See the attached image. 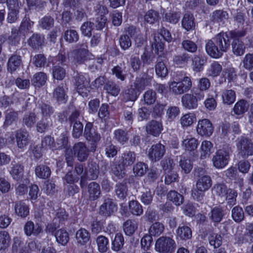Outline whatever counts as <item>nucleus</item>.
Instances as JSON below:
<instances>
[{
    "label": "nucleus",
    "instance_id": "obj_62",
    "mask_svg": "<svg viewBox=\"0 0 253 253\" xmlns=\"http://www.w3.org/2000/svg\"><path fill=\"white\" fill-rule=\"evenodd\" d=\"M164 229L163 224L156 222L150 226L149 232L151 235L159 236L163 232Z\"/></svg>",
    "mask_w": 253,
    "mask_h": 253
},
{
    "label": "nucleus",
    "instance_id": "obj_10",
    "mask_svg": "<svg viewBox=\"0 0 253 253\" xmlns=\"http://www.w3.org/2000/svg\"><path fill=\"white\" fill-rule=\"evenodd\" d=\"M80 113L78 111H74L69 116L68 121L73 126L72 134L74 138H79L83 131V125L79 120Z\"/></svg>",
    "mask_w": 253,
    "mask_h": 253
},
{
    "label": "nucleus",
    "instance_id": "obj_12",
    "mask_svg": "<svg viewBox=\"0 0 253 253\" xmlns=\"http://www.w3.org/2000/svg\"><path fill=\"white\" fill-rule=\"evenodd\" d=\"M166 152L165 147L161 143L153 145L148 152L149 159L154 162L159 161Z\"/></svg>",
    "mask_w": 253,
    "mask_h": 253
},
{
    "label": "nucleus",
    "instance_id": "obj_23",
    "mask_svg": "<svg viewBox=\"0 0 253 253\" xmlns=\"http://www.w3.org/2000/svg\"><path fill=\"white\" fill-rule=\"evenodd\" d=\"M199 145L198 139L192 136H187L182 141V146L183 148L188 151H193L197 149Z\"/></svg>",
    "mask_w": 253,
    "mask_h": 253
},
{
    "label": "nucleus",
    "instance_id": "obj_31",
    "mask_svg": "<svg viewBox=\"0 0 253 253\" xmlns=\"http://www.w3.org/2000/svg\"><path fill=\"white\" fill-rule=\"evenodd\" d=\"M35 174L36 176L42 179H46L51 175V169L50 168L44 165H40L35 168Z\"/></svg>",
    "mask_w": 253,
    "mask_h": 253
},
{
    "label": "nucleus",
    "instance_id": "obj_52",
    "mask_svg": "<svg viewBox=\"0 0 253 253\" xmlns=\"http://www.w3.org/2000/svg\"><path fill=\"white\" fill-rule=\"evenodd\" d=\"M138 92L133 86L131 85L130 88L125 91L123 94L124 99L126 101H134L137 98V93Z\"/></svg>",
    "mask_w": 253,
    "mask_h": 253
},
{
    "label": "nucleus",
    "instance_id": "obj_55",
    "mask_svg": "<svg viewBox=\"0 0 253 253\" xmlns=\"http://www.w3.org/2000/svg\"><path fill=\"white\" fill-rule=\"evenodd\" d=\"M10 237L9 233L6 231L0 232V251L4 250L10 245Z\"/></svg>",
    "mask_w": 253,
    "mask_h": 253
},
{
    "label": "nucleus",
    "instance_id": "obj_59",
    "mask_svg": "<svg viewBox=\"0 0 253 253\" xmlns=\"http://www.w3.org/2000/svg\"><path fill=\"white\" fill-rule=\"evenodd\" d=\"M42 147L45 150L56 149L54 139L50 135L45 136L42 141Z\"/></svg>",
    "mask_w": 253,
    "mask_h": 253
},
{
    "label": "nucleus",
    "instance_id": "obj_64",
    "mask_svg": "<svg viewBox=\"0 0 253 253\" xmlns=\"http://www.w3.org/2000/svg\"><path fill=\"white\" fill-rule=\"evenodd\" d=\"M181 45L185 50L191 53L196 52L198 49L196 43L190 40H183L182 42Z\"/></svg>",
    "mask_w": 253,
    "mask_h": 253
},
{
    "label": "nucleus",
    "instance_id": "obj_40",
    "mask_svg": "<svg viewBox=\"0 0 253 253\" xmlns=\"http://www.w3.org/2000/svg\"><path fill=\"white\" fill-rule=\"evenodd\" d=\"M24 167L19 163L12 165L10 173L13 179H20L23 175Z\"/></svg>",
    "mask_w": 253,
    "mask_h": 253
},
{
    "label": "nucleus",
    "instance_id": "obj_27",
    "mask_svg": "<svg viewBox=\"0 0 253 253\" xmlns=\"http://www.w3.org/2000/svg\"><path fill=\"white\" fill-rule=\"evenodd\" d=\"M176 235L180 240L186 241L191 238L192 232L187 225L179 226L176 230Z\"/></svg>",
    "mask_w": 253,
    "mask_h": 253
},
{
    "label": "nucleus",
    "instance_id": "obj_7",
    "mask_svg": "<svg viewBox=\"0 0 253 253\" xmlns=\"http://www.w3.org/2000/svg\"><path fill=\"white\" fill-rule=\"evenodd\" d=\"M236 147L239 155L242 158H247L253 155V143L246 137L238 138L236 140Z\"/></svg>",
    "mask_w": 253,
    "mask_h": 253
},
{
    "label": "nucleus",
    "instance_id": "obj_26",
    "mask_svg": "<svg viewBox=\"0 0 253 253\" xmlns=\"http://www.w3.org/2000/svg\"><path fill=\"white\" fill-rule=\"evenodd\" d=\"M99 174V167L95 163H90L85 172L84 173L89 180L96 179Z\"/></svg>",
    "mask_w": 253,
    "mask_h": 253
},
{
    "label": "nucleus",
    "instance_id": "obj_57",
    "mask_svg": "<svg viewBox=\"0 0 253 253\" xmlns=\"http://www.w3.org/2000/svg\"><path fill=\"white\" fill-rule=\"evenodd\" d=\"M124 244V239L123 235L117 233L112 242V249L115 252H118L123 248Z\"/></svg>",
    "mask_w": 253,
    "mask_h": 253
},
{
    "label": "nucleus",
    "instance_id": "obj_24",
    "mask_svg": "<svg viewBox=\"0 0 253 253\" xmlns=\"http://www.w3.org/2000/svg\"><path fill=\"white\" fill-rule=\"evenodd\" d=\"M88 197L90 200H95L99 198L101 190L99 185L95 182L89 183L87 187Z\"/></svg>",
    "mask_w": 253,
    "mask_h": 253
},
{
    "label": "nucleus",
    "instance_id": "obj_46",
    "mask_svg": "<svg viewBox=\"0 0 253 253\" xmlns=\"http://www.w3.org/2000/svg\"><path fill=\"white\" fill-rule=\"evenodd\" d=\"M138 224L136 221L128 219L123 224V229L125 233L128 236L132 235L137 229Z\"/></svg>",
    "mask_w": 253,
    "mask_h": 253
},
{
    "label": "nucleus",
    "instance_id": "obj_36",
    "mask_svg": "<svg viewBox=\"0 0 253 253\" xmlns=\"http://www.w3.org/2000/svg\"><path fill=\"white\" fill-rule=\"evenodd\" d=\"M155 71L157 75L161 78L166 77L168 74V70L162 57H159L155 65Z\"/></svg>",
    "mask_w": 253,
    "mask_h": 253
},
{
    "label": "nucleus",
    "instance_id": "obj_51",
    "mask_svg": "<svg viewBox=\"0 0 253 253\" xmlns=\"http://www.w3.org/2000/svg\"><path fill=\"white\" fill-rule=\"evenodd\" d=\"M196 120V118L194 114L187 113L181 117L180 122L181 126L184 127L191 126Z\"/></svg>",
    "mask_w": 253,
    "mask_h": 253
},
{
    "label": "nucleus",
    "instance_id": "obj_63",
    "mask_svg": "<svg viewBox=\"0 0 253 253\" xmlns=\"http://www.w3.org/2000/svg\"><path fill=\"white\" fill-rule=\"evenodd\" d=\"M232 217L237 222L242 221L244 218V212L242 208L238 206L234 207L232 210Z\"/></svg>",
    "mask_w": 253,
    "mask_h": 253
},
{
    "label": "nucleus",
    "instance_id": "obj_20",
    "mask_svg": "<svg viewBox=\"0 0 253 253\" xmlns=\"http://www.w3.org/2000/svg\"><path fill=\"white\" fill-rule=\"evenodd\" d=\"M42 230V227L39 224H35L32 221H27L24 227V232L28 236L32 235L37 236L41 232Z\"/></svg>",
    "mask_w": 253,
    "mask_h": 253
},
{
    "label": "nucleus",
    "instance_id": "obj_21",
    "mask_svg": "<svg viewBox=\"0 0 253 253\" xmlns=\"http://www.w3.org/2000/svg\"><path fill=\"white\" fill-rule=\"evenodd\" d=\"M22 62L21 57L17 54L12 55L8 59L7 63L8 72L12 73L19 68Z\"/></svg>",
    "mask_w": 253,
    "mask_h": 253
},
{
    "label": "nucleus",
    "instance_id": "obj_15",
    "mask_svg": "<svg viewBox=\"0 0 253 253\" xmlns=\"http://www.w3.org/2000/svg\"><path fill=\"white\" fill-rule=\"evenodd\" d=\"M163 129V126L161 122L152 120L148 122L146 126L147 133L155 137L158 136Z\"/></svg>",
    "mask_w": 253,
    "mask_h": 253
},
{
    "label": "nucleus",
    "instance_id": "obj_9",
    "mask_svg": "<svg viewBox=\"0 0 253 253\" xmlns=\"http://www.w3.org/2000/svg\"><path fill=\"white\" fill-rule=\"evenodd\" d=\"M153 68H151L147 69L146 72L141 78H136L132 84V86L139 92L143 90L145 87L151 84L153 78Z\"/></svg>",
    "mask_w": 253,
    "mask_h": 253
},
{
    "label": "nucleus",
    "instance_id": "obj_54",
    "mask_svg": "<svg viewBox=\"0 0 253 253\" xmlns=\"http://www.w3.org/2000/svg\"><path fill=\"white\" fill-rule=\"evenodd\" d=\"M37 121V115L35 113L30 112L24 115L23 123L27 127H32Z\"/></svg>",
    "mask_w": 253,
    "mask_h": 253
},
{
    "label": "nucleus",
    "instance_id": "obj_5",
    "mask_svg": "<svg viewBox=\"0 0 253 253\" xmlns=\"http://www.w3.org/2000/svg\"><path fill=\"white\" fill-rule=\"evenodd\" d=\"M76 47L71 52V57L75 64H83L86 60L88 54L87 43L83 41L78 43Z\"/></svg>",
    "mask_w": 253,
    "mask_h": 253
},
{
    "label": "nucleus",
    "instance_id": "obj_28",
    "mask_svg": "<svg viewBox=\"0 0 253 253\" xmlns=\"http://www.w3.org/2000/svg\"><path fill=\"white\" fill-rule=\"evenodd\" d=\"M224 215V210L220 206L215 207L212 209L210 213H209L210 218L215 223L220 222Z\"/></svg>",
    "mask_w": 253,
    "mask_h": 253
},
{
    "label": "nucleus",
    "instance_id": "obj_16",
    "mask_svg": "<svg viewBox=\"0 0 253 253\" xmlns=\"http://www.w3.org/2000/svg\"><path fill=\"white\" fill-rule=\"evenodd\" d=\"M84 135L86 139L88 141H91L94 143L98 142L100 140V135L96 131L95 128L91 123H86L84 130Z\"/></svg>",
    "mask_w": 253,
    "mask_h": 253
},
{
    "label": "nucleus",
    "instance_id": "obj_45",
    "mask_svg": "<svg viewBox=\"0 0 253 253\" xmlns=\"http://www.w3.org/2000/svg\"><path fill=\"white\" fill-rule=\"evenodd\" d=\"M47 79L46 74L43 72H39L35 74L32 80V84L37 87H41L45 84Z\"/></svg>",
    "mask_w": 253,
    "mask_h": 253
},
{
    "label": "nucleus",
    "instance_id": "obj_60",
    "mask_svg": "<svg viewBox=\"0 0 253 253\" xmlns=\"http://www.w3.org/2000/svg\"><path fill=\"white\" fill-rule=\"evenodd\" d=\"M180 18V13L179 12L169 11L165 14L164 19L170 23L175 24Z\"/></svg>",
    "mask_w": 253,
    "mask_h": 253
},
{
    "label": "nucleus",
    "instance_id": "obj_4",
    "mask_svg": "<svg viewBox=\"0 0 253 253\" xmlns=\"http://www.w3.org/2000/svg\"><path fill=\"white\" fill-rule=\"evenodd\" d=\"M192 85L191 78L185 77L180 82H171L169 83V91L175 95H180L189 91Z\"/></svg>",
    "mask_w": 253,
    "mask_h": 253
},
{
    "label": "nucleus",
    "instance_id": "obj_25",
    "mask_svg": "<svg viewBox=\"0 0 253 253\" xmlns=\"http://www.w3.org/2000/svg\"><path fill=\"white\" fill-rule=\"evenodd\" d=\"M233 53L236 56H242L245 52L246 46L240 39H234L231 43Z\"/></svg>",
    "mask_w": 253,
    "mask_h": 253
},
{
    "label": "nucleus",
    "instance_id": "obj_14",
    "mask_svg": "<svg viewBox=\"0 0 253 253\" xmlns=\"http://www.w3.org/2000/svg\"><path fill=\"white\" fill-rule=\"evenodd\" d=\"M117 211V206L111 199H106L100 207L99 213L104 216H109Z\"/></svg>",
    "mask_w": 253,
    "mask_h": 253
},
{
    "label": "nucleus",
    "instance_id": "obj_18",
    "mask_svg": "<svg viewBox=\"0 0 253 253\" xmlns=\"http://www.w3.org/2000/svg\"><path fill=\"white\" fill-rule=\"evenodd\" d=\"M136 155L132 151H126L121 154L120 163L124 167H128L134 164L136 161Z\"/></svg>",
    "mask_w": 253,
    "mask_h": 253
},
{
    "label": "nucleus",
    "instance_id": "obj_2",
    "mask_svg": "<svg viewBox=\"0 0 253 253\" xmlns=\"http://www.w3.org/2000/svg\"><path fill=\"white\" fill-rule=\"evenodd\" d=\"M205 94L201 91L192 90L190 93L184 94L181 98L183 106L188 109H194L198 107V101L204 98Z\"/></svg>",
    "mask_w": 253,
    "mask_h": 253
},
{
    "label": "nucleus",
    "instance_id": "obj_56",
    "mask_svg": "<svg viewBox=\"0 0 253 253\" xmlns=\"http://www.w3.org/2000/svg\"><path fill=\"white\" fill-rule=\"evenodd\" d=\"M128 207L130 211L133 215H140L143 212L142 206L137 201H130Z\"/></svg>",
    "mask_w": 253,
    "mask_h": 253
},
{
    "label": "nucleus",
    "instance_id": "obj_19",
    "mask_svg": "<svg viewBox=\"0 0 253 253\" xmlns=\"http://www.w3.org/2000/svg\"><path fill=\"white\" fill-rule=\"evenodd\" d=\"M17 145L19 148H23L29 143V133L24 129H18L15 132Z\"/></svg>",
    "mask_w": 253,
    "mask_h": 253
},
{
    "label": "nucleus",
    "instance_id": "obj_50",
    "mask_svg": "<svg viewBox=\"0 0 253 253\" xmlns=\"http://www.w3.org/2000/svg\"><path fill=\"white\" fill-rule=\"evenodd\" d=\"M160 18L159 13L154 10H149L145 14L144 20L147 23L153 24L157 22Z\"/></svg>",
    "mask_w": 253,
    "mask_h": 253
},
{
    "label": "nucleus",
    "instance_id": "obj_41",
    "mask_svg": "<svg viewBox=\"0 0 253 253\" xmlns=\"http://www.w3.org/2000/svg\"><path fill=\"white\" fill-rule=\"evenodd\" d=\"M76 238L78 243L84 245L89 241L90 234L87 230L81 228L77 231Z\"/></svg>",
    "mask_w": 253,
    "mask_h": 253
},
{
    "label": "nucleus",
    "instance_id": "obj_58",
    "mask_svg": "<svg viewBox=\"0 0 253 253\" xmlns=\"http://www.w3.org/2000/svg\"><path fill=\"white\" fill-rule=\"evenodd\" d=\"M168 199L176 206H179L183 202V197L175 191H170L168 194Z\"/></svg>",
    "mask_w": 253,
    "mask_h": 253
},
{
    "label": "nucleus",
    "instance_id": "obj_1",
    "mask_svg": "<svg viewBox=\"0 0 253 253\" xmlns=\"http://www.w3.org/2000/svg\"><path fill=\"white\" fill-rule=\"evenodd\" d=\"M230 41L227 34L220 33L214 38L207 41L205 48L207 54L212 58L218 59L221 57L224 52L230 46Z\"/></svg>",
    "mask_w": 253,
    "mask_h": 253
},
{
    "label": "nucleus",
    "instance_id": "obj_48",
    "mask_svg": "<svg viewBox=\"0 0 253 253\" xmlns=\"http://www.w3.org/2000/svg\"><path fill=\"white\" fill-rule=\"evenodd\" d=\"M104 89L108 93L114 96H117L120 91L119 86L112 81L107 82L104 85Z\"/></svg>",
    "mask_w": 253,
    "mask_h": 253
},
{
    "label": "nucleus",
    "instance_id": "obj_37",
    "mask_svg": "<svg viewBox=\"0 0 253 253\" xmlns=\"http://www.w3.org/2000/svg\"><path fill=\"white\" fill-rule=\"evenodd\" d=\"M249 108V104L247 101L244 99H241L237 101L233 108V111L237 115H241L244 114Z\"/></svg>",
    "mask_w": 253,
    "mask_h": 253
},
{
    "label": "nucleus",
    "instance_id": "obj_6",
    "mask_svg": "<svg viewBox=\"0 0 253 253\" xmlns=\"http://www.w3.org/2000/svg\"><path fill=\"white\" fill-rule=\"evenodd\" d=\"M176 248L174 240L169 237L162 236L156 242V251L160 253H172Z\"/></svg>",
    "mask_w": 253,
    "mask_h": 253
},
{
    "label": "nucleus",
    "instance_id": "obj_49",
    "mask_svg": "<svg viewBox=\"0 0 253 253\" xmlns=\"http://www.w3.org/2000/svg\"><path fill=\"white\" fill-rule=\"evenodd\" d=\"M64 39L70 43L76 42L79 39V35L75 30H67L64 33Z\"/></svg>",
    "mask_w": 253,
    "mask_h": 253
},
{
    "label": "nucleus",
    "instance_id": "obj_30",
    "mask_svg": "<svg viewBox=\"0 0 253 253\" xmlns=\"http://www.w3.org/2000/svg\"><path fill=\"white\" fill-rule=\"evenodd\" d=\"M211 177L208 175H204L200 177L196 183V187L200 191L208 190L211 186Z\"/></svg>",
    "mask_w": 253,
    "mask_h": 253
},
{
    "label": "nucleus",
    "instance_id": "obj_3",
    "mask_svg": "<svg viewBox=\"0 0 253 253\" xmlns=\"http://www.w3.org/2000/svg\"><path fill=\"white\" fill-rule=\"evenodd\" d=\"M230 152L231 148L227 145L217 151L212 160L213 166L217 169L225 167L230 159Z\"/></svg>",
    "mask_w": 253,
    "mask_h": 253
},
{
    "label": "nucleus",
    "instance_id": "obj_42",
    "mask_svg": "<svg viewBox=\"0 0 253 253\" xmlns=\"http://www.w3.org/2000/svg\"><path fill=\"white\" fill-rule=\"evenodd\" d=\"M222 70V67L218 62L214 61L207 70V75L213 78L218 76Z\"/></svg>",
    "mask_w": 253,
    "mask_h": 253
},
{
    "label": "nucleus",
    "instance_id": "obj_8",
    "mask_svg": "<svg viewBox=\"0 0 253 253\" xmlns=\"http://www.w3.org/2000/svg\"><path fill=\"white\" fill-rule=\"evenodd\" d=\"M74 78L78 92L83 97L86 96L90 88V81L87 76H85L82 74L77 73L74 76Z\"/></svg>",
    "mask_w": 253,
    "mask_h": 253
},
{
    "label": "nucleus",
    "instance_id": "obj_43",
    "mask_svg": "<svg viewBox=\"0 0 253 253\" xmlns=\"http://www.w3.org/2000/svg\"><path fill=\"white\" fill-rule=\"evenodd\" d=\"M38 108L42 118H50V116L54 112V108L49 104L45 103H39Z\"/></svg>",
    "mask_w": 253,
    "mask_h": 253
},
{
    "label": "nucleus",
    "instance_id": "obj_11",
    "mask_svg": "<svg viewBox=\"0 0 253 253\" xmlns=\"http://www.w3.org/2000/svg\"><path fill=\"white\" fill-rule=\"evenodd\" d=\"M213 130L214 127L210 120L204 119L199 120L196 130L199 135L209 137L212 135Z\"/></svg>",
    "mask_w": 253,
    "mask_h": 253
},
{
    "label": "nucleus",
    "instance_id": "obj_13",
    "mask_svg": "<svg viewBox=\"0 0 253 253\" xmlns=\"http://www.w3.org/2000/svg\"><path fill=\"white\" fill-rule=\"evenodd\" d=\"M74 155L80 162L86 161L89 155V150L86 145L82 142H78L73 146Z\"/></svg>",
    "mask_w": 253,
    "mask_h": 253
},
{
    "label": "nucleus",
    "instance_id": "obj_61",
    "mask_svg": "<svg viewBox=\"0 0 253 253\" xmlns=\"http://www.w3.org/2000/svg\"><path fill=\"white\" fill-rule=\"evenodd\" d=\"M98 250L101 253H105L108 250V239L104 236H99L96 239Z\"/></svg>",
    "mask_w": 253,
    "mask_h": 253
},
{
    "label": "nucleus",
    "instance_id": "obj_53",
    "mask_svg": "<svg viewBox=\"0 0 253 253\" xmlns=\"http://www.w3.org/2000/svg\"><path fill=\"white\" fill-rule=\"evenodd\" d=\"M148 169V166L144 163L137 162L133 168V171L134 174L138 176L144 175Z\"/></svg>",
    "mask_w": 253,
    "mask_h": 253
},
{
    "label": "nucleus",
    "instance_id": "obj_38",
    "mask_svg": "<svg viewBox=\"0 0 253 253\" xmlns=\"http://www.w3.org/2000/svg\"><path fill=\"white\" fill-rule=\"evenodd\" d=\"M53 96L59 103L66 102L67 96L63 85H59L54 89Z\"/></svg>",
    "mask_w": 253,
    "mask_h": 253
},
{
    "label": "nucleus",
    "instance_id": "obj_39",
    "mask_svg": "<svg viewBox=\"0 0 253 253\" xmlns=\"http://www.w3.org/2000/svg\"><path fill=\"white\" fill-rule=\"evenodd\" d=\"M222 98L224 104L231 105L236 99L235 92L232 89L224 90L222 93Z\"/></svg>",
    "mask_w": 253,
    "mask_h": 253
},
{
    "label": "nucleus",
    "instance_id": "obj_17",
    "mask_svg": "<svg viewBox=\"0 0 253 253\" xmlns=\"http://www.w3.org/2000/svg\"><path fill=\"white\" fill-rule=\"evenodd\" d=\"M229 14L226 11L223 9L215 10L211 14V20L219 25L225 24L228 20Z\"/></svg>",
    "mask_w": 253,
    "mask_h": 253
},
{
    "label": "nucleus",
    "instance_id": "obj_33",
    "mask_svg": "<svg viewBox=\"0 0 253 253\" xmlns=\"http://www.w3.org/2000/svg\"><path fill=\"white\" fill-rule=\"evenodd\" d=\"M14 210L16 214L21 217H25L29 213L28 206L23 201L16 202Z\"/></svg>",
    "mask_w": 253,
    "mask_h": 253
},
{
    "label": "nucleus",
    "instance_id": "obj_32",
    "mask_svg": "<svg viewBox=\"0 0 253 253\" xmlns=\"http://www.w3.org/2000/svg\"><path fill=\"white\" fill-rule=\"evenodd\" d=\"M195 26L194 18L192 14L186 13L182 19V26L187 31L193 30Z\"/></svg>",
    "mask_w": 253,
    "mask_h": 253
},
{
    "label": "nucleus",
    "instance_id": "obj_22",
    "mask_svg": "<svg viewBox=\"0 0 253 253\" xmlns=\"http://www.w3.org/2000/svg\"><path fill=\"white\" fill-rule=\"evenodd\" d=\"M206 63V58L201 54L195 55L192 58V67L193 71L196 72L203 70L204 66Z\"/></svg>",
    "mask_w": 253,
    "mask_h": 253
},
{
    "label": "nucleus",
    "instance_id": "obj_44",
    "mask_svg": "<svg viewBox=\"0 0 253 253\" xmlns=\"http://www.w3.org/2000/svg\"><path fill=\"white\" fill-rule=\"evenodd\" d=\"M56 241L62 245H65L69 240V234L66 230L60 229L54 233Z\"/></svg>",
    "mask_w": 253,
    "mask_h": 253
},
{
    "label": "nucleus",
    "instance_id": "obj_29",
    "mask_svg": "<svg viewBox=\"0 0 253 253\" xmlns=\"http://www.w3.org/2000/svg\"><path fill=\"white\" fill-rule=\"evenodd\" d=\"M44 39L42 35L34 34L28 40V43L32 48L38 49L43 45Z\"/></svg>",
    "mask_w": 253,
    "mask_h": 253
},
{
    "label": "nucleus",
    "instance_id": "obj_35",
    "mask_svg": "<svg viewBox=\"0 0 253 253\" xmlns=\"http://www.w3.org/2000/svg\"><path fill=\"white\" fill-rule=\"evenodd\" d=\"M125 168L122 165L116 162H112L111 164V170L112 173L118 178L121 179L126 175Z\"/></svg>",
    "mask_w": 253,
    "mask_h": 253
},
{
    "label": "nucleus",
    "instance_id": "obj_47",
    "mask_svg": "<svg viewBox=\"0 0 253 253\" xmlns=\"http://www.w3.org/2000/svg\"><path fill=\"white\" fill-rule=\"evenodd\" d=\"M213 144L210 141L205 140L202 142L201 146V158L205 159L211 153Z\"/></svg>",
    "mask_w": 253,
    "mask_h": 253
},
{
    "label": "nucleus",
    "instance_id": "obj_34",
    "mask_svg": "<svg viewBox=\"0 0 253 253\" xmlns=\"http://www.w3.org/2000/svg\"><path fill=\"white\" fill-rule=\"evenodd\" d=\"M52 126V121L50 118H42L37 123L36 128L40 133L44 132Z\"/></svg>",
    "mask_w": 253,
    "mask_h": 253
}]
</instances>
